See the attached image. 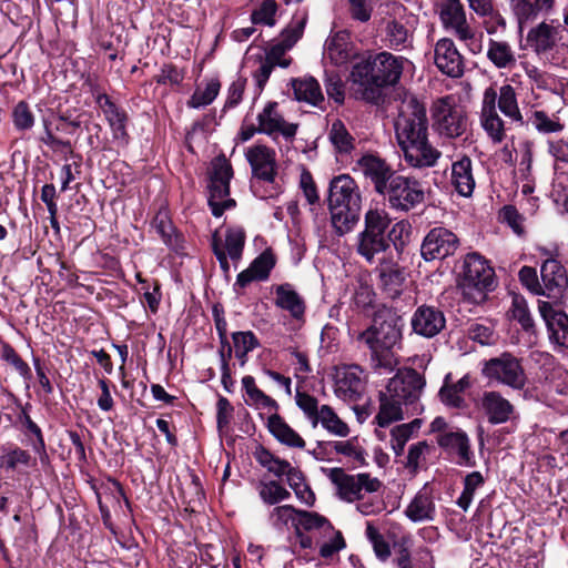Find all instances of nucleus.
Listing matches in <instances>:
<instances>
[{
	"mask_svg": "<svg viewBox=\"0 0 568 568\" xmlns=\"http://www.w3.org/2000/svg\"><path fill=\"white\" fill-rule=\"evenodd\" d=\"M395 133L407 164L423 169L437 163L440 152L428 142L426 108L415 97L403 101L395 121Z\"/></svg>",
	"mask_w": 568,
	"mask_h": 568,
	"instance_id": "f257e3e1",
	"label": "nucleus"
},
{
	"mask_svg": "<svg viewBox=\"0 0 568 568\" xmlns=\"http://www.w3.org/2000/svg\"><path fill=\"white\" fill-rule=\"evenodd\" d=\"M403 327V318L396 311L382 307L375 312L372 324L358 333L356 341L369 351L374 368L392 372L397 366L394 349L402 342Z\"/></svg>",
	"mask_w": 568,
	"mask_h": 568,
	"instance_id": "f03ea898",
	"label": "nucleus"
},
{
	"mask_svg": "<svg viewBox=\"0 0 568 568\" xmlns=\"http://www.w3.org/2000/svg\"><path fill=\"white\" fill-rule=\"evenodd\" d=\"M405 61L403 57L386 51L368 54L353 67L352 81L363 88L366 101L374 102L379 98L381 89L399 81Z\"/></svg>",
	"mask_w": 568,
	"mask_h": 568,
	"instance_id": "7ed1b4c3",
	"label": "nucleus"
},
{
	"mask_svg": "<svg viewBox=\"0 0 568 568\" xmlns=\"http://www.w3.org/2000/svg\"><path fill=\"white\" fill-rule=\"evenodd\" d=\"M497 106L510 122L520 125L524 123L517 93L513 85L504 84L498 92L491 85L486 88L481 99L479 122L487 136L496 144L501 143L506 138L505 121L498 114Z\"/></svg>",
	"mask_w": 568,
	"mask_h": 568,
	"instance_id": "20e7f679",
	"label": "nucleus"
},
{
	"mask_svg": "<svg viewBox=\"0 0 568 568\" xmlns=\"http://www.w3.org/2000/svg\"><path fill=\"white\" fill-rule=\"evenodd\" d=\"M331 223L339 236L351 232L359 221L362 196L356 181L348 174L334 176L328 187Z\"/></svg>",
	"mask_w": 568,
	"mask_h": 568,
	"instance_id": "39448f33",
	"label": "nucleus"
},
{
	"mask_svg": "<svg viewBox=\"0 0 568 568\" xmlns=\"http://www.w3.org/2000/svg\"><path fill=\"white\" fill-rule=\"evenodd\" d=\"M390 219L387 212L378 209H371L365 214L364 230L357 235L356 251L373 264L383 260L382 255L389 248V239H386V231L389 227Z\"/></svg>",
	"mask_w": 568,
	"mask_h": 568,
	"instance_id": "423d86ee",
	"label": "nucleus"
},
{
	"mask_svg": "<svg viewBox=\"0 0 568 568\" xmlns=\"http://www.w3.org/2000/svg\"><path fill=\"white\" fill-rule=\"evenodd\" d=\"M459 287L470 303L485 302L487 293L495 287V272L484 256L475 252L465 256Z\"/></svg>",
	"mask_w": 568,
	"mask_h": 568,
	"instance_id": "0eeeda50",
	"label": "nucleus"
},
{
	"mask_svg": "<svg viewBox=\"0 0 568 568\" xmlns=\"http://www.w3.org/2000/svg\"><path fill=\"white\" fill-rule=\"evenodd\" d=\"M526 40L528 47L540 59L556 67L565 65L568 44L561 41L559 27L542 21L528 31Z\"/></svg>",
	"mask_w": 568,
	"mask_h": 568,
	"instance_id": "6e6552de",
	"label": "nucleus"
},
{
	"mask_svg": "<svg viewBox=\"0 0 568 568\" xmlns=\"http://www.w3.org/2000/svg\"><path fill=\"white\" fill-rule=\"evenodd\" d=\"M233 178V169L224 155L213 159L211 162L209 205L216 217L223 215L225 210L235 206V201L230 197V181Z\"/></svg>",
	"mask_w": 568,
	"mask_h": 568,
	"instance_id": "1a4fd4ad",
	"label": "nucleus"
},
{
	"mask_svg": "<svg viewBox=\"0 0 568 568\" xmlns=\"http://www.w3.org/2000/svg\"><path fill=\"white\" fill-rule=\"evenodd\" d=\"M323 473L336 487L337 496L347 503L361 500L363 491L376 493L382 488V481L367 473L348 475L343 468H323Z\"/></svg>",
	"mask_w": 568,
	"mask_h": 568,
	"instance_id": "9d476101",
	"label": "nucleus"
},
{
	"mask_svg": "<svg viewBox=\"0 0 568 568\" xmlns=\"http://www.w3.org/2000/svg\"><path fill=\"white\" fill-rule=\"evenodd\" d=\"M379 195L387 201L390 209L398 212H408L425 200V191L418 180L397 173Z\"/></svg>",
	"mask_w": 568,
	"mask_h": 568,
	"instance_id": "9b49d317",
	"label": "nucleus"
},
{
	"mask_svg": "<svg viewBox=\"0 0 568 568\" xmlns=\"http://www.w3.org/2000/svg\"><path fill=\"white\" fill-rule=\"evenodd\" d=\"M307 20V10H297L288 26L281 32L280 38L265 50V55L262 59L273 67L287 68L292 59L286 57V53L302 38Z\"/></svg>",
	"mask_w": 568,
	"mask_h": 568,
	"instance_id": "f8f14e48",
	"label": "nucleus"
},
{
	"mask_svg": "<svg viewBox=\"0 0 568 568\" xmlns=\"http://www.w3.org/2000/svg\"><path fill=\"white\" fill-rule=\"evenodd\" d=\"M245 159L251 166L253 176L271 185L270 192L258 194V191L255 190L254 193L262 199L277 195L281 192V187L275 184L277 163L274 149L264 144H254L246 149Z\"/></svg>",
	"mask_w": 568,
	"mask_h": 568,
	"instance_id": "ddd939ff",
	"label": "nucleus"
},
{
	"mask_svg": "<svg viewBox=\"0 0 568 568\" xmlns=\"http://www.w3.org/2000/svg\"><path fill=\"white\" fill-rule=\"evenodd\" d=\"M432 116L435 130L447 138L460 136L467 128L466 116L456 105L455 100L443 97L436 100L432 106Z\"/></svg>",
	"mask_w": 568,
	"mask_h": 568,
	"instance_id": "4468645a",
	"label": "nucleus"
},
{
	"mask_svg": "<svg viewBox=\"0 0 568 568\" xmlns=\"http://www.w3.org/2000/svg\"><path fill=\"white\" fill-rule=\"evenodd\" d=\"M483 374L513 389H521L526 385V374L518 358L509 353L490 358L483 367Z\"/></svg>",
	"mask_w": 568,
	"mask_h": 568,
	"instance_id": "2eb2a0df",
	"label": "nucleus"
},
{
	"mask_svg": "<svg viewBox=\"0 0 568 568\" xmlns=\"http://www.w3.org/2000/svg\"><path fill=\"white\" fill-rule=\"evenodd\" d=\"M258 133L270 136L275 143L284 140L292 143L296 136L298 124L288 122L278 110V103L267 102L256 116Z\"/></svg>",
	"mask_w": 568,
	"mask_h": 568,
	"instance_id": "dca6fc26",
	"label": "nucleus"
},
{
	"mask_svg": "<svg viewBox=\"0 0 568 568\" xmlns=\"http://www.w3.org/2000/svg\"><path fill=\"white\" fill-rule=\"evenodd\" d=\"M459 246V239L450 230L437 226L432 229L422 243L420 254L425 261L443 260L453 255Z\"/></svg>",
	"mask_w": 568,
	"mask_h": 568,
	"instance_id": "f3484780",
	"label": "nucleus"
},
{
	"mask_svg": "<svg viewBox=\"0 0 568 568\" xmlns=\"http://www.w3.org/2000/svg\"><path fill=\"white\" fill-rule=\"evenodd\" d=\"M425 384L424 376L416 369L409 368L392 377L386 386V392L408 407L417 403Z\"/></svg>",
	"mask_w": 568,
	"mask_h": 568,
	"instance_id": "a211bd4d",
	"label": "nucleus"
},
{
	"mask_svg": "<svg viewBox=\"0 0 568 568\" xmlns=\"http://www.w3.org/2000/svg\"><path fill=\"white\" fill-rule=\"evenodd\" d=\"M363 369L358 365H345L335 372V395L345 402H356L364 390Z\"/></svg>",
	"mask_w": 568,
	"mask_h": 568,
	"instance_id": "6ab92c4d",
	"label": "nucleus"
},
{
	"mask_svg": "<svg viewBox=\"0 0 568 568\" xmlns=\"http://www.w3.org/2000/svg\"><path fill=\"white\" fill-rule=\"evenodd\" d=\"M358 171L372 182L376 193L383 192L396 172L376 153H365L356 162Z\"/></svg>",
	"mask_w": 568,
	"mask_h": 568,
	"instance_id": "aec40b11",
	"label": "nucleus"
},
{
	"mask_svg": "<svg viewBox=\"0 0 568 568\" xmlns=\"http://www.w3.org/2000/svg\"><path fill=\"white\" fill-rule=\"evenodd\" d=\"M434 62L443 74L450 78H460L464 74V58L452 39L442 38L436 42Z\"/></svg>",
	"mask_w": 568,
	"mask_h": 568,
	"instance_id": "412c9836",
	"label": "nucleus"
},
{
	"mask_svg": "<svg viewBox=\"0 0 568 568\" xmlns=\"http://www.w3.org/2000/svg\"><path fill=\"white\" fill-rule=\"evenodd\" d=\"M437 444L449 455L456 456V463L460 466H475V456L470 450L467 434L460 429L444 432L438 435Z\"/></svg>",
	"mask_w": 568,
	"mask_h": 568,
	"instance_id": "4be33fe9",
	"label": "nucleus"
},
{
	"mask_svg": "<svg viewBox=\"0 0 568 568\" xmlns=\"http://www.w3.org/2000/svg\"><path fill=\"white\" fill-rule=\"evenodd\" d=\"M410 324L414 333L432 338L442 332L446 320L440 310L434 306L422 305L414 312Z\"/></svg>",
	"mask_w": 568,
	"mask_h": 568,
	"instance_id": "5701e85b",
	"label": "nucleus"
},
{
	"mask_svg": "<svg viewBox=\"0 0 568 568\" xmlns=\"http://www.w3.org/2000/svg\"><path fill=\"white\" fill-rule=\"evenodd\" d=\"M538 307L546 323L550 342L557 346L568 348V315L556 310L548 302H540Z\"/></svg>",
	"mask_w": 568,
	"mask_h": 568,
	"instance_id": "b1692460",
	"label": "nucleus"
},
{
	"mask_svg": "<svg viewBox=\"0 0 568 568\" xmlns=\"http://www.w3.org/2000/svg\"><path fill=\"white\" fill-rule=\"evenodd\" d=\"M405 516L413 523L434 521L437 516L433 490L425 484L419 489L404 510Z\"/></svg>",
	"mask_w": 568,
	"mask_h": 568,
	"instance_id": "393cba45",
	"label": "nucleus"
},
{
	"mask_svg": "<svg viewBox=\"0 0 568 568\" xmlns=\"http://www.w3.org/2000/svg\"><path fill=\"white\" fill-rule=\"evenodd\" d=\"M480 408L493 425L507 423L515 414L514 405L496 390H488L483 394Z\"/></svg>",
	"mask_w": 568,
	"mask_h": 568,
	"instance_id": "a878e982",
	"label": "nucleus"
},
{
	"mask_svg": "<svg viewBox=\"0 0 568 568\" xmlns=\"http://www.w3.org/2000/svg\"><path fill=\"white\" fill-rule=\"evenodd\" d=\"M324 55L334 65H346L357 55L356 49L345 31L336 32L325 42Z\"/></svg>",
	"mask_w": 568,
	"mask_h": 568,
	"instance_id": "bb28decb",
	"label": "nucleus"
},
{
	"mask_svg": "<svg viewBox=\"0 0 568 568\" xmlns=\"http://www.w3.org/2000/svg\"><path fill=\"white\" fill-rule=\"evenodd\" d=\"M275 266V257L270 250L261 253L250 266L242 271L234 284V287H246L253 281H265L268 278L271 271Z\"/></svg>",
	"mask_w": 568,
	"mask_h": 568,
	"instance_id": "cd10ccee",
	"label": "nucleus"
},
{
	"mask_svg": "<svg viewBox=\"0 0 568 568\" xmlns=\"http://www.w3.org/2000/svg\"><path fill=\"white\" fill-rule=\"evenodd\" d=\"M274 304L276 307L288 312L294 320L300 321L304 317L305 301L290 283L275 286Z\"/></svg>",
	"mask_w": 568,
	"mask_h": 568,
	"instance_id": "c85d7f7f",
	"label": "nucleus"
},
{
	"mask_svg": "<svg viewBox=\"0 0 568 568\" xmlns=\"http://www.w3.org/2000/svg\"><path fill=\"white\" fill-rule=\"evenodd\" d=\"M450 183L459 195L469 197L473 194L476 182L473 162L468 156H463L452 164Z\"/></svg>",
	"mask_w": 568,
	"mask_h": 568,
	"instance_id": "c756f323",
	"label": "nucleus"
},
{
	"mask_svg": "<svg viewBox=\"0 0 568 568\" xmlns=\"http://www.w3.org/2000/svg\"><path fill=\"white\" fill-rule=\"evenodd\" d=\"M266 426L268 432L281 444L293 448L305 447V440L284 420L281 415H278V413L268 415Z\"/></svg>",
	"mask_w": 568,
	"mask_h": 568,
	"instance_id": "7c9ffc66",
	"label": "nucleus"
},
{
	"mask_svg": "<svg viewBox=\"0 0 568 568\" xmlns=\"http://www.w3.org/2000/svg\"><path fill=\"white\" fill-rule=\"evenodd\" d=\"M242 385L246 393L245 402L248 406L258 410H265L270 415L278 412V403L256 386L253 376H244Z\"/></svg>",
	"mask_w": 568,
	"mask_h": 568,
	"instance_id": "2f4dec72",
	"label": "nucleus"
},
{
	"mask_svg": "<svg viewBox=\"0 0 568 568\" xmlns=\"http://www.w3.org/2000/svg\"><path fill=\"white\" fill-rule=\"evenodd\" d=\"M486 57L496 69L511 70L517 64L516 52L507 41L489 39Z\"/></svg>",
	"mask_w": 568,
	"mask_h": 568,
	"instance_id": "473e14b6",
	"label": "nucleus"
},
{
	"mask_svg": "<svg viewBox=\"0 0 568 568\" xmlns=\"http://www.w3.org/2000/svg\"><path fill=\"white\" fill-rule=\"evenodd\" d=\"M541 294L551 296L566 284L565 268L555 258L546 260L540 267Z\"/></svg>",
	"mask_w": 568,
	"mask_h": 568,
	"instance_id": "72a5a7b5",
	"label": "nucleus"
},
{
	"mask_svg": "<svg viewBox=\"0 0 568 568\" xmlns=\"http://www.w3.org/2000/svg\"><path fill=\"white\" fill-rule=\"evenodd\" d=\"M450 378V373L445 376L444 384L439 389L440 400L448 407L462 408L465 406L464 393L470 387V377L465 375L456 383H453Z\"/></svg>",
	"mask_w": 568,
	"mask_h": 568,
	"instance_id": "f704fd0d",
	"label": "nucleus"
},
{
	"mask_svg": "<svg viewBox=\"0 0 568 568\" xmlns=\"http://www.w3.org/2000/svg\"><path fill=\"white\" fill-rule=\"evenodd\" d=\"M294 97L297 101L317 106L324 101L320 83L313 77H304L292 80Z\"/></svg>",
	"mask_w": 568,
	"mask_h": 568,
	"instance_id": "c9c22d12",
	"label": "nucleus"
},
{
	"mask_svg": "<svg viewBox=\"0 0 568 568\" xmlns=\"http://www.w3.org/2000/svg\"><path fill=\"white\" fill-rule=\"evenodd\" d=\"M381 404L378 414L375 416V422L381 428L390 425L394 422L400 420L404 417L403 403L392 397L386 390L381 393Z\"/></svg>",
	"mask_w": 568,
	"mask_h": 568,
	"instance_id": "e433bc0d",
	"label": "nucleus"
},
{
	"mask_svg": "<svg viewBox=\"0 0 568 568\" xmlns=\"http://www.w3.org/2000/svg\"><path fill=\"white\" fill-rule=\"evenodd\" d=\"M440 20L445 28L454 33L468 26L463 4L459 0H444L442 2Z\"/></svg>",
	"mask_w": 568,
	"mask_h": 568,
	"instance_id": "4c0bfd02",
	"label": "nucleus"
},
{
	"mask_svg": "<svg viewBox=\"0 0 568 568\" xmlns=\"http://www.w3.org/2000/svg\"><path fill=\"white\" fill-rule=\"evenodd\" d=\"M511 9L520 22L536 18L540 12H549L555 0H510Z\"/></svg>",
	"mask_w": 568,
	"mask_h": 568,
	"instance_id": "58836bf2",
	"label": "nucleus"
},
{
	"mask_svg": "<svg viewBox=\"0 0 568 568\" xmlns=\"http://www.w3.org/2000/svg\"><path fill=\"white\" fill-rule=\"evenodd\" d=\"M328 140L338 155H348L355 146V139L341 120H335L332 123L328 130Z\"/></svg>",
	"mask_w": 568,
	"mask_h": 568,
	"instance_id": "ea45409f",
	"label": "nucleus"
},
{
	"mask_svg": "<svg viewBox=\"0 0 568 568\" xmlns=\"http://www.w3.org/2000/svg\"><path fill=\"white\" fill-rule=\"evenodd\" d=\"M318 425L334 436L346 437L349 434L348 425L338 417L331 406L325 404L321 405V413L316 420V427Z\"/></svg>",
	"mask_w": 568,
	"mask_h": 568,
	"instance_id": "a19ab883",
	"label": "nucleus"
},
{
	"mask_svg": "<svg viewBox=\"0 0 568 568\" xmlns=\"http://www.w3.org/2000/svg\"><path fill=\"white\" fill-rule=\"evenodd\" d=\"M245 239V232L242 227H229L225 231L224 240L219 236V242L221 247L225 250L226 255L232 261L237 262L242 257Z\"/></svg>",
	"mask_w": 568,
	"mask_h": 568,
	"instance_id": "79ce46f5",
	"label": "nucleus"
},
{
	"mask_svg": "<svg viewBox=\"0 0 568 568\" xmlns=\"http://www.w3.org/2000/svg\"><path fill=\"white\" fill-rule=\"evenodd\" d=\"M257 491L266 505H277L291 498V493L277 480L260 481Z\"/></svg>",
	"mask_w": 568,
	"mask_h": 568,
	"instance_id": "37998d69",
	"label": "nucleus"
},
{
	"mask_svg": "<svg viewBox=\"0 0 568 568\" xmlns=\"http://www.w3.org/2000/svg\"><path fill=\"white\" fill-rule=\"evenodd\" d=\"M152 227L169 247L178 246V235L166 210H160L152 221Z\"/></svg>",
	"mask_w": 568,
	"mask_h": 568,
	"instance_id": "c03bdc74",
	"label": "nucleus"
},
{
	"mask_svg": "<svg viewBox=\"0 0 568 568\" xmlns=\"http://www.w3.org/2000/svg\"><path fill=\"white\" fill-rule=\"evenodd\" d=\"M253 455L255 460L262 467L266 468L268 473L276 477L284 476L285 470L290 465L287 460L281 459L263 446H258Z\"/></svg>",
	"mask_w": 568,
	"mask_h": 568,
	"instance_id": "a18cd8bd",
	"label": "nucleus"
},
{
	"mask_svg": "<svg viewBox=\"0 0 568 568\" xmlns=\"http://www.w3.org/2000/svg\"><path fill=\"white\" fill-rule=\"evenodd\" d=\"M235 357L244 365L247 361V354L260 346L256 335L251 331L234 332L232 334Z\"/></svg>",
	"mask_w": 568,
	"mask_h": 568,
	"instance_id": "49530a36",
	"label": "nucleus"
},
{
	"mask_svg": "<svg viewBox=\"0 0 568 568\" xmlns=\"http://www.w3.org/2000/svg\"><path fill=\"white\" fill-rule=\"evenodd\" d=\"M298 527L308 531L317 529L325 535L334 531V528L327 518L317 513L307 510L297 511L296 528L298 529Z\"/></svg>",
	"mask_w": 568,
	"mask_h": 568,
	"instance_id": "de8ad7c7",
	"label": "nucleus"
},
{
	"mask_svg": "<svg viewBox=\"0 0 568 568\" xmlns=\"http://www.w3.org/2000/svg\"><path fill=\"white\" fill-rule=\"evenodd\" d=\"M221 89V83L217 79H211L206 82L205 87L197 88L190 100L187 106L191 109H200L211 104L217 97Z\"/></svg>",
	"mask_w": 568,
	"mask_h": 568,
	"instance_id": "09e8293b",
	"label": "nucleus"
},
{
	"mask_svg": "<svg viewBox=\"0 0 568 568\" xmlns=\"http://www.w3.org/2000/svg\"><path fill=\"white\" fill-rule=\"evenodd\" d=\"M523 70L530 82L539 90L554 91L557 84L556 77L530 62L521 63Z\"/></svg>",
	"mask_w": 568,
	"mask_h": 568,
	"instance_id": "8fccbe9b",
	"label": "nucleus"
},
{
	"mask_svg": "<svg viewBox=\"0 0 568 568\" xmlns=\"http://www.w3.org/2000/svg\"><path fill=\"white\" fill-rule=\"evenodd\" d=\"M297 511L291 505L276 506L270 511L268 521L273 528L283 531L290 524L296 526Z\"/></svg>",
	"mask_w": 568,
	"mask_h": 568,
	"instance_id": "3c124183",
	"label": "nucleus"
},
{
	"mask_svg": "<svg viewBox=\"0 0 568 568\" xmlns=\"http://www.w3.org/2000/svg\"><path fill=\"white\" fill-rule=\"evenodd\" d=\"M11 120L16 131H30L36 123V116L26 101H19L11 111Z\"/></svg>",
	"mask_w": 568,
	"mask_h": 568,
	"instance_id": "603ef678",
	"label": "nucleus"
},
{
	"mask_svg": "<svg viewBox=\"0 0 568 568\" xmlns=\"http://www.w3.org/2000/svg\"><path fill=\"white\" fill-rule=\"evenodd\" d=\"M485 483L483 475L479 471L468 474L464 479V489L456 500L458 507L467 510L473 503L475 491Z\"/></svg>",
	"mask_w": 568,
	"mask_h": 568,
	"instance_id": "864d4df0",
	"label": "nucleus"
},
{
	"mask_svg": "<svg viewBox=\"0 0 568 568\" xmlns=\"http://www.w3.org/2000/svg\"><path fill=\"white\" fill-rule=\"evenodd\" d=\"M278 6L275 0H263L262 3L251 12L253 24L274 27Z\"/></svg>",
	"mask_w": 568,
	"mask_h": 568,
	"instance_id": "5fc2aeb1",
	"label": "nucleus"
},
{
	"mask_svg": "<svg viewBox=\"0 0 568 568\" xmlns=\"http://www.w3.org/2000/svg\"><path fill=\"white\" fill-rule=\"evenodd\" d=\"M295 402L305 418L311 423L312 427L315 428L317 417L321 413L318 399L306 392L296 390Z\"/></svg>",
	"mask_w": 568,
	"mask_h": 568,
	"instance_id": "6e6d98bb",
	"label": "nucleus"
},
{
	"mask_svg": "<svg viewBox=\"0 0 568 568\" xmlns=\"http://www.w3.org/2000/svg\"><path fill=\"white\" fill-rule=\"evenodd\" d=\"M365 535L373 546L375 556L381 561H386L390 556L389 544L385 540L384 536L378 531L372 521L366 523Z\"/></svg>",
	"mask_w": 568,
	"mask_h": 568,
	"instance_id": "4d7b16f0",
	"label": "nucleus"
},
{
	"mask_svg": "<svg viewBox=\"0 0 568 568\" xmlns=\"http://www.w3.org/2000/svg\"><path fill=\"white\" fill-rule=\"evenodd\" d=\"M531 125L544 134L558 133L564 130V124L559 120L550 118L545 111H535L530 116Z\"/></svg>",
	"mask_w": 568,
	"mask_h": 568,
	"instance_id": "13d9d810",
	"label": "nucleus"
},
{
	"mask_svg": "<svg viewBox=\"0 0 568 568\" xmlns=\"http://www.w3.org/2000/svg\"><path fill=\"white\" fill-rule=\"evenodd\" d=\"M95 103L101 109L108 123L126 118L124 110L120 109L108 94L93 92Z\"/></svg>",
	"mask_w": 568,
	"mask_h": 568,
	"instance_id": "bf43d9fd",
	"label": "nucleus"
},
{
	"mask_svg": "<svg viewBox=\"0 0 568 568\" xmlns=\"http://www.w3.org/2000/svg\"><path fill=\"white\" fill-rule=\"evenodd\" d=\"M185 78V72L173 63H164L154 80L158 84L178 87Z\"/></svg>",
	"mask_w": 568,
	"mask_h": 568,
	"instance_id": "052dcab7",
	"label": "nucleus"
},
{
	"mask_svg": "<svg viewBox=\"0 0 568 568\" xmlns=\"http://www.w3.org/2000/svg\"><path fill=\"white\" fill-rule=\"evenodd\" d=\"M386 36L392 48L406 47L410 38L408 29L396 20L387 23Z\"/></svg>",
	"mask_w": 568,
	"mask_h": 568,
	"instance_id": "680f3d73",
	"label": "nucleus"
},
{
	"mask_svg": "<svg viewBox=\"0 0 568 568\" xmlns=\"http://www.w3.org/2000/svg\"><path fill=\"white\" fill-rule=\"evenodd\" d=\"M495 329L489 323H473L468 327V337L480 345H490L495 342Z\"/></svg>",
	"mask_w": 568,
	"mask_h": 568,
	"instance_id": "e2e57ef3",
	"label": "nucleus"
},
{
	"mask_svg": "<svg viewBox=\"0 0 568 568\" xmlns=\"http://www.w3.org/2000/svg\"><path fill=\"white\" fill-rule=\"evenodd\" d=\"M454 34L465 43L473 54H478L483 51L484 34L481 32H476L469 24Z\"/></svg>",
	"mask_w": 568,
	"mask_h": 568,
	"instance_id": "0e129e2a",
	"label": "nucleus"
},
{
	"mask_svg": "<svg viewBox=\"0 0 568 568\" xmlns=\"http://www.w3.org/2000/svg\"><path fill=\"white\" fill-rule=\"evenodd\" d=\"M511 316L516 320L525 331L534 327V320L524 298L515 297L513 301Z\"/></svg>",
	"mask_w": 568,
	"mask_h": 568,
	"instance_id": "69168bd1",
	"label": "nucleus"
},
{
	"mask_svg": "<svg viewBox=\"0 0 568 568\" xmlns=\"http://www.w3.org/2000/svg\"><path fill=\"white\" fill-rule=\"evenodd\" d=\"M339 331L333 325H325L321 333L320 351L323 355L332 354L338 349Z\"/></svg>",
	"mask_w": 568,
	"mask_h": 568,
	"instance_id": "338daca9",
	"label": "nucleus"
},
{
	"mask_svg": "<svg viewBox=\"0 0 568 568\" xmlns=\"http://www.w3.org/2000/svg\"><path fill=\"white\" fill-rule=\"evenodd\" d=\"M381 278L384 290L387 292L389 297L395 298L399 296L404 278L398 270L383 272Z\"/></svg>",
	"mask_w": 568,
	"mask_h": 568,
	"instance_id": "774afa93",
	"label": "nucleus"
}]
</instances>
